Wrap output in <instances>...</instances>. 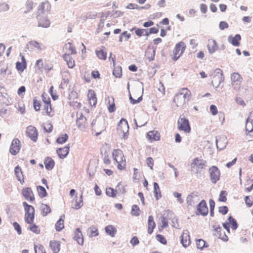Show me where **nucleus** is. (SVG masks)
Here are the masks:
<instances>
[{
	"mask_svg": "<svg viewBox=\"0 0 253 253\" xmlns=\"http://www.w3.org/2000/svg\"><path fill=\"white\" fill-rule=\"evenodd\" d=\"M23 206L25 211V222L27 224H32L35 218V211L34 207L28 204L26 202H23Z\"/></svg>",
	"mask_w": 253,
	"mask_h": 253,
	"instance_id": "f257e3e1",
	"label": "nucleus"
},
{
	"mask_svg": "<svg viewBox=\"0 0 253 253\" xmlns=\"http://www.w3.org/2000/svg\"><path fill=\"white\" fill-rule=\"evenodd\" d=\"M117 132L118 134H123L122 138L126 139L128 134L129 126L128 122L126 119L122 118L119 122L117 126Z\"/></svg>",
	"mask_w": 253,
	"mask_h": 253,
	"instance_id": "f03ea898",
	"label": "nucleus"
},
{
	"mask_svg": "<svg viewBox=\"0 0 253 253\" xmlns=\"http://www.w3.org/2000/svg\"><path fill=\"white\" fill-rule=\"evenodd\" d=\"M178 128L184 131L185 132L189 133L191 131V127L189 120L186 119L183 115H181L178 121Z\"/></svg>",
	"mask_w": 253,
	"mask_h": 253,
	"instance_id": "7ed1b4c3",
	"label": "nucleus"
},
{
	"mask_svg": "<svg viewBox=\"0 0 253 253\" xmlns=\"http://www.w3.org/2000/svg\"><path fill=\"white\" fill-rule=\"evenodd\" d=\"M206 164V161L195 158L191 164V171L196 173H198L203 169Z\"/></svg>",
	"mask_w": 253,
	"mask_h": 253,
	"instance_id": "20e7f679",
	"label": "nucleus"
},
{
	"mask_svg": "<svg viewBox=\"0 0 253 253\" xmlns=\"http://www.w3.org/2000/svg\"><path fill=\"white\" fill-rule=\"evenodd\" d=\"M214 73L215 75L213 77V80L212 81V84L213 86L218 87L221 83L223 82L224 77L222 71L219 68L216 69Z\"/></svg>",
	"mask_w": 253,
	"mask_h": 253,
	"instance_id": "39448f33",
	"label": "nucleus"
},
{
	"mask_svg": "<svg viewBox=\"0 0 253 253\" xmlns=\"http://www.w3.org/2000/svg\"><path fill=\"white\" fill-rule=\"evenodd\" d=\"M185 49V46L184 42H180L177 43L173 50V57L172 58L173 60L176 61L180 57L182 53L184 51Z\"/></svg>",
	"mask_w": 253,
	"mask_h": 253,
	"instance_id": "423d86ee",
	"label": "nucleus"
},
{
	"mask_svg": "<svg viewBox=\"0 0 253 253\" xmlns=\"http://www.w3.org/2000/svg\"><path fill=\"white\" fill-rule=\"evenodd\" d=\"M209 212L207 203L205 200H202L197 206V215H201L203 216L208 215Z\"/></svg>",
	"mask_w": 253,
	"mask_h": 253,
	"instance_id": "0eeeda50",
	"label": "nucleus"
},
{
	"mask_svg": "<svg viewBox=\"0 0 253 253\" xmlns=\"http://www.w3.org/2000/svg\"><path fill=\"white\" fill-rule=\"evenodd\" d=\"M209 171L211 182L215 184L220 178V172L219 169L216 166H213L209 168Z\"/></svg>",
	"mask_w": 253,
	"mask_h": 253,
	"instance_id": "6e6552de",
	"label": "nucleus"
},
{
	"mask_svg": "<svg viewBox=\"0 0 253 253\" xmlns=\"http://www.w3.org/2000/svg\"><path fill=\"white\" fill-rule=\"evenodd\" d=\"M20 141L18 138H14L12 140L10 149L9 152L13 156L16 155L20 150Z\"/></svg>",
	"mask_w": 253,
	"mask_h": 253,
	"instance_id": "1a4fd4ad",
	"label": "nucleus"
},
{
	"mask_svg": "<svg viewBox=\"0 0 253 253\" xmlns=\"http://www.w3.org/2000/svg\"><path fill=\"white\" fill-rule=\"evenodd\" d=\"M21 193L24 198L30 202L35 200L33 192L30 187H25L22 189Z\"/></svg>",
	"mask_w": 253,
	"mask_h": 253,
	"instance_id": "9d476101",
	"label": "nucleus"
},
{
	"mask_svg": "<svg viewBox=\"0 0 253 253\" xmlns=\"http://www.w3.org/2000/svg\"><path fill=\"white\" fill-rule=\"evenodd\" d=\"M37 17L38 20L39 27L43 28H47L49 27L50 22L46 15L43 16L42 15L38 14Z\"/></svg>",
	"mask_w": 253,
	"mask_h": 253,
	"instance_id": "9b49d317",
	"label": "nucleus"
},
{
	"mask_svg": "<svg viewBox=\"0 0 253 253\" xmlns=\"http://www.w3.org/2000/svg\"><path fill=\"white\" fill-rule=\"evenodd\" d=\"M51 8V5L48 1L42 2L38 7V14L41 15L48 13Z\"/></svg>",
	"mask_w": 253,
	"mask_h": 253,
	"instance_id": "f8f14e48",
	"label": "nucleus"
},
{
	"mask_svg": "<svg viewBox=\"0 0 253 253\" xmlns=\"http://www.w3.org/2000/svg\"><path fill=\"white\" fill-rule=\"evenodd\" d=\"M26 133L32 141H37L38 133L35 127L32 126H28L27 127Z\"/></svg>",
	"mask_w": 253,
	"mask_h": 253,
	"instance_id": "ddd939ff",
	"label": "nucleus"
},
{
	"mask_svg": "<svg viewBox=\"0 0 253 253\" xmlns=\"http://www.w3.org/2000/svg\"><path fill=\"white\" fill-rule=\"evenodd\" d=\"M227 144L226 138L223 136H218L216 137V145L217 149L219 151L224 149Z\"/></svg>",
	"mask_w": 253,
	"mask_h": 253,
	"instance_id": "4468645a",
	"label": "nucleus"
},
{
	"mask_svg": "<svg viewBox=\"0 0 253 253\" xmlns=\"http://www.w3.org/2000/svg\"><path fill=\"white\" fill-rule=\"evenodd\" d=\"M198 201V193L193 192L187 197L186 202L188 206H193Z\"/></svg>",
	"mask_w": 253,
	"mask_h": 253,
	"instance_id": "2eb2a0df",
	"label": "nucleus"
},
{
	"mask_svg": "<svg viewBox=\"0 0 253 253\" xmlns=\"http://www.w3.org/2000/svg\"><path fill=\"white\" fill-rule=\"evenodd\" d=\"M212 227L214 229V231H215L217 233L216 236H218V238L221 239L222 241L224 242H227L228 241V237L226 235L225 233H223V236H222L221 233V227L219 225H213Z\"/></svg>",
	"mask_w": 253,
	"mask_h": 253,
	"instance_id": "dca6fc26",
	"label": "nucleus"
},
{
	"mask_svg": "<svg viewBox=\"0 0 253 253\" xmlns=\"http://www.w3.org/2000/svg\"><path fill=\"white\" fill-rule=\"evenodd\" d=\"M69 149L70 147L68 145L63 148H58L56 150V153L60 159H64L67 156L69 152Z\"/></svg>",
	"mask_w": 253,
	"mask_h": 253,
	"instance_id": "f3484780",
	"label": "nucleus"
},
{
	"mask_svg": "<svg viewBox=\"0 0 253 253\" xmlns=\"http://www.w3.org/2000/svg\"><path fill=\"white\" fill-rule=\"evenodd\" d=\"M241 40V36L239 34H236L234 37L230 35L228 37V42L235 46L240 45V41Z\"/></svg>",
	"mask_w": 253,
	"mask_h": 253,
	"instance_id": "a211bd4d",
	"label": "nucleus"
},
{
	"mask_svg": "<svg viewBox=\"0 0 253 253\" xmlns=\"http://www.w3.org/2000/svg\"><path fill=\"white\" fill-rule=\"evenodd\" d=\"M207 47L210 54H212L218 49V46L215 40H209Z\"/></svg>",
	"mask_w": 253,
	"mask_h": 253,
	"instance_id": "6ab92c4d",
	"label": "nucleus"
},
{
	"mask_svg": "<svg viewBox=\"0 0 253 253\" xmlns=\"http://www.w3.org/2000/svg\"><path fill=\"white\" fill-rule=\"evenodd\" d=\"M87 97L89 104L95 106L97 103V98L94 91L92 89L89 90Z\"/></svg>",
	"mask_w": 253,
	"mask_h": 253,
	"instance_id": "aec40b11",
	"label": "nucleus"
},
{
	"mask_svg": "<svg viewBox=\"0 0 253 253\" xmlns=\"http://www.w3.org/2000/svg\"><path fill=\"white\" fill-rule=\"evenodd\" d=\"M74 239L76 241L79 245H83L84 238L81 230L79 228H77L76 229Z\"/></svg>",
	"mask_w": 253,
	"mask_h": 253,
	"instance_id": "412c9836",
	"label": "nucleus"
},
{
	"mask_svg": "<svg viewBox=\"0 0 253 253\" xmlns=\"http://www.w3.org/2000/svg\"><path fill=\"white\" fill-rule=\"evenodd\" d=\"M147 138L151 141H158L160 139V133L157 130H151L147 134Z\"/></svg>",
	"mask_w": 253,
	"mask_h": 253,
	"instance_id": "4be33fe9",
	"label": "nucleus"
},
{
	"mask_svg": "<svg viewBox=\"0 0 253 253\" xmlns=\"http://www.w3.org/2000/svg\"><path fill=\"white\" fill-rule=\"evenodd\" d=\"M180 242L184 248L187 247L190 244V236L188 233H183L180 236Z\"/></svg>",
	"mask_w": 253,
	"mask_h": 253,
	"instance_id": "5701e85b",
	"label": "nucleus"
},
{
	"mask_svg": "<svg viewBox=\"0 0 253 253\" xmlns=\"http://www.w3.org/2000/svg\"><path fill=\"white\" fill-rule=\"evenodd\" d=\"M156 227V223L152 215H149L148 219V233L151 234Z\"/></svg>",
	"mask_w": 253,
	"mask_h": 253,
	"instance_id": "b1692460",
	"label": "nucleus"
},
{
	"mask_svg": "<svg viewBox=\"0 0 253 253\" xmlns=\"http://www.w3.org/2000/svg\"><path fill=\"white\" fill-rule=\"evenodd\" d=\"M49 246L53 253H58L60 250V242L58 241H51Z\"/></svg>",
	"mask_w": 253,
	"mask_h": 253,
	"instance_id": "393cba45",
	"label": "nucleus"
},
{
	"mask_svg": "<svg viewBox=\"0 0 253 253\" xmlns=\"http://www.w3.org/2000/svg\"><path fill=\"white\" fill-rule=\"evenodd\" d=\"M44 164L45 169L48 170H50L53 168L55 162L51 158L47 157L44 160Z\"/></svg>",
	"mask_w": 253,
	"mask_h": 253,
	"instance_id": "a878e982",
	"label": "nucleus"
},
{
	"mask_svg": "<svg viewBox=\"0 0 253 253\" xmlns=\"http://www.w3.org/2000/svg\"><path fill=\"white\" fill-rule=\"evenodd\" d=\"M173 102L177 106H179L184 104L185 101L184 99H183V96L182 95V94L179 92L175 95Z\"/></svg>",
	"mask_w": 253,
	"mask_h": 253,
	"instance_id": "bb28decb",
	"label": "nucleus"
},
{
	"mask_svg": "<svg viewBox=\"0 0 253 253\" xmlns=\"http://www.w3.org/2000/svg\"><path fill=\"white\" fill-rule=\"evenodd\" d=\"M65 215H62L55 225V228L57 231H61L64 228V218Z\"/></svg>",
	"mask_w": 253,
	"mask_h": 253,
	"instance_id": "cd10ccee",
	"label": "nucleus"
},
{
	"mask_svg": "<svg viewBox=\"0 0 253 253\" xmlns=\"http://www.w3.org/2000/svg\"><path fill=\"white\" fill-rule=\"evenodd\" d=\"M105 230L106 233L112 237H114L117 233V229L116 228L111 225L106 226L105 228Z\"/></svg>",
	"mask_w": 253,
	"mask_h": 253,
	"instance_id": "c85d7f7f",
	"label": "nucleus"
},
{
	"mask_svg": "<svg viewBox=\"0 0 253 253\" xmlns=\"http://www.w3.org/2000/svg\"><path fill=\"white\" fill-rule=\"evenodd\" d=\"M154 194L157 200H158L162 197L159 184L156 182H154Z\"/></svg>",
	"mask_w": 253,
	"mask_h": 253,
	"instance_id": "c756f323",
	"label": "nucleus"
},
{
	"mask_svg": "<svg viewBox=\"0 0 253 253\" xmlns=\"http://www.w3.org/2000/svg\"><path fill=\"white\" fill-rule=\"evenodd\" d=\"M40 210L43 216H46L51 212L50 207L46 204H42L40 206Z\"/></svg>",
	"mask_w": 253,
	"mask_h": 253,
	"instance_id": "7c9ffc66",
	"label": "nucleus"
},
{
	"mask_svg": "<svg viewBox=\"0 0 253 253\" xmlns=\"http://www.w3.org/2000/svg\"><path fill=\"white\" fill-rule=\"evenodd\" d=\"M231 83H241L243 78L238 73L234 72L231 76Z\"/></svg>",
	"mask_w": 253,
	"mask_h": 253,
	"instance_id": "2f4dec72",
	"label": "nucleus"
},
{
	"mask_svg": "<svg viewBox=\"0 0 253 253\" xmlns=\"http://www.w3.org/2000/svg\"><path fill=\"white\" fill-rule=\"evenodd\" d=\"M37 190L38 192L39 197H40L41 198H43L47 196V192L44 187H43L42 186H37Z\"/></svg>",
	"mask_w": 253,
	"mask_h": 253,
	"instance_id": "473e14b6",
	"label": "nucleus"
},
{
	"mask_svg": "<svg viewBox=\"0 0 253 253\" xmlns=\"http://www.w3.org/2000/svg\"><path fill=\"white\" fill-rule=\"evenodd\" d=\"M196 246L198 249L203 250L204 248L209 247V245L204 240L199 239L196 240Z\"/></svg>",
	"mask_w": 253,
	"mask_h": 253,
	"instance_id": "72a5a7b5",
	"label": "nucleus"
},
{
	"mask_svg": "<svg viewBox=\"0 0 253 253\" xmlns=\"http://www.w3.org/2000/svg\"><path fill=\"white\" fill-rule=\"evenodd\" d=\"M228 223L231 224L232 230H236L238 227V224L236 219L232 216H229L228 218Z\"/></svg>",
	"mask_w": 253,
	"mask_h": 253,
	"instance_id": "f704fd0d",
	"label": "nucleus"
},
{
	"mask_svg": "<svg viewBox=\"0 0 253 253\" xmlns=\"http://www.w3.org/2000/svg\"><path fill=\"white\" fill-rule=\"evenodd\" d=\"M110 14V11H107L106 13H104V12H102L101 13V19H100V22L98 24V27H100V28H102L104 26V21L106 19V18H107V17L108 16H109Z\"/></svg>",
	"mask_w": 253,
	"mask_h": 253,
	"instance_id": "c9c22d12",
	"label": "nucleus"
},
{
	"mask_svg": "<svg viewBox=\"0 0 253 253\" xmlns=\"http://www.w3.org/2000/svg\"><path fill=\"white\" fill-rule=\"evenodd\" d=\"M179 93H181L182 94V95H183V99H184L185 101L187 98V101H189L190 100V92L188 90L187 88H182L179 91Z\"/></svg>",
	"mask_w": 253,
	"mask_h": 253,
	"instance_id": "e433bc0d",
	"label": "nucleus"
},
{
	"mask_svg": "<svg viewBox=\"0 0 253 253\" xmlns=\"http://www.w3.org/2000/svg\"><path fill=\"white\" fill-rule=\"evenodd\" d=\"M68 139V135L67 134L65 133L61 135L56 139V142L58 144H63L65 143Z\"/></svg>",
	"mask_w": 253,
	"mask_h": 253,
	"instance_id": "4c0bfd02",
	"label": "nucleus"
},
{
	"mask_svg": "<svg viewBox=\"0 0 253 253\" xmlns=\"http://www.w3.org/2000/svg\"><path fill=\"white\" fill-rule=\"evenodd\" d=\"M109 99V106L108 107V111L110 113H113L116 110V106L114 103V98L113 97H111V99L109 97H108Z\"/></svg>",
	"mask_w": 253,
	"mask_h": 253,
	"instance_id": "58836bf2",
	"label": "nucleus"
},
{
	"mask_svg": "<svg viewBox=\"0 0 253 253\" xmlns=\"http://www.w3.org/2000/svg\"><path fill=\"white\" fill-rule=\"evenodd\" d=\"M83 206V194H82L80 196L79 201H78L77 197L76 196V199L75 202V204L74 206L73 207L74 209L76 210H78L80 209Z\"/></svg>",
	"mask_w": 253,
	"mask_h": 253,
	"instance_id": "ea45409f",
	"label": "nucleus"
},
{
	"mask_svg": "<svg viewBox=\"0 0 253 253\" xmlns=\"http://www.w3.org/2000/svg\"><path fill=\"white\" fill-rule=\"evenodd\" d=\"M117 190H115L113 188H107L106 190V194L107 196L114 198L117 195Z\"/></svg>",
	"mask_w": 253,
	"mask_h": 253,
	"instance_id": "a19ab883",
	"label": "nucleus"
},
{
	"mask_svg": "<svg viewBox=\"0 0 253 253\" xmlns=\"http://www.w3.org/2000/svg\"><path fill=\"white\" fill-rule=\"evenodd\" d=\"M96 55L98 58L101 60H106L107 58L106 53L102 50H96L95 51Z\"/></svg>",
	"mask_w": 253,
	"mask_h": 253,
	"instance_id": "79ce46f5",
	"label": "nucleus"
},
{
	"mask_svg": "<svg viewBox=\"0 0 253 253\" xmlns=\"http://www.w3.org/2000/svg\"><path fill=\"white\" fill-rule=\"evenodd\" d=\"M140 209L137 205H133L131 207V214L132 215L137 216L140 214Z\"/></svg>",
	"mask_w": 253,
	"mask_h": 253,
	"instance_id": "37998d69",
	"label": "nucleus"
},
{
	"mask_svg": "<svg viewBox=\"0 0 253 253\" xmlns=\"http://www.w3.org/2000/svg\"><path fill=\"white\" fill-rule=\"evenodd\" d=\"M113 74L116 78H121L122 76V69L121 67L117 66L115 67Z\"/></svg>",
	"mask_w": 253,
	"mask_h": 253,
	"instance_id": "c03bdc74",
	"label": "nucleus"
},
{
	"mask_svg": "<svg viewBox=\"0 0 253 253\" xmlns=\"http://www.w3.org/2000/svg\"><path fill=\"white\" fill-rule=\"evenodd\" d=\"M33 2L32 0H27L25 3L26 10L24 12V13L27 14L29 13L33 8Z\"/></svg>",
	"mask_w": 253,
	"mask_h": 253,
	"instance_id": "a18cd8bd",
	"label": "nucleus"
},
{
	"mask_svg": "<svg viewBox=\"0 0 253 253\" xmlns=\"http://www.w3.org/2000/svg\"><path fill=\"white\" fill-rule=\"evenodd\" d=\"M14 173L16 178L18 180H20V177L21 176L23 177V175L22 172L21 168L19 166H17L14 168Z\"/></svg>",
	"mask_w": 253,
	"mask_h": 253,
	"instance_id": "49530a36",
	"label": "nucleus"
},
{
	"mask_svg": "<svg viewBox=\"0 0 253 253\" xmlns=\"http://www.w3.org/2000/svg\"><path fill=\"white\" fill-rule=\"evenodd\" d=\"M113 157L114 158V160H115L117 163H118L117 157H120L121 158L124 157L122 151L120 149L114 150L113 152Z\"/></svg>",
	"mask_w": 253,
	"mask_h": 253,
	"instance_id": "de8ad7c7",
	"label": "nucleus"
},
{
	"mask_svg": "<svg viewBox=\"0 0 253 253\" xmlns=\"http://www.w3.org/2000/svg\"><path fill=\"white\" fill-rule=\"evenodd\" d=\"M27 67V64L19 61L16 63V68L19 71L23 72Z\"/></svg>",
	"mask_w": 253,
	"mask_h": 253,
	"instance_id": "09e8293b",
	"label": "nucleus"
},
{
	"mask_svg": "<svg viewBox=\"0 0 253 253\" xmlns=\"http://www.w3.org/2000/svg\"><path fill=\"white\" fill-rule=\"evenodd\" d=\"M227 193L226 191L222 190L220 193L218 201L222 202H225L227 200Z\"/></svg>",
	"mask_w": 253,
	"mask_h": 253,
	"instance_id": "8fccbe9b",
	"label": "nucleus"
},
{
	"mask_svg": "<svg viewBox=\"0 0 253 253\" xmlns=\"http://www.w3.org/2000/svg\"><path fill=\"white\" fill-rule=\"evenodd\" d=\"M31 224L32 225L29 227L28 229L30 230L34 233L40 234V229L39 228V227L37 226L35 224H34L33 223Z\"/></svg>",
	"mask_w": 253,
	"mask_h": 253,
	"instance_id": "3c124183",
	"label": "nucleus"
},
{
	"mask_svg": "<svg viewBox=\"0 0 253 253\" xmlns=\"http://www.w3.org/2000/svg\"><path fill=\"white\" fill-rule=\"evenodd\" d=\"M156 239L158 241L160 242L161 244L163 245H166L167 244V241L165 237L161 234H157L156 236Z\"/></svg>",
	"mask_w": 253,
	"mask_h": 253,
	"instance_id": "603ef678",
	"label": "nucleus"
},
{
	"mask_svg": "<svg viewBox=\"0 0 253 253\" xmlns=\"http://www.w3.org/2000/svg\"><path fill=\"white\" fill-rule=\"evenodd\" d=\"M88 230L90 231L89 237H95L98 235L97 229L95 227L89 228Z\"/></svg>",
	"mask_w": 253,
	"mask_h": 253,
	"instance_id": "864d4df0",
	"label": "nucleus"
},
{
	"mask_svg": "<svg viewBox=\"0 0 253 253\" xmlns=\"http://www.w3.org/2000/svg\"><path fill=\"white\" fill-rule=\"evenodd\" d=\"M13 226L17 234L18 235H21L22 234V229L20 224L17 222H14L13 223Z\"/></svg>",
	"mask_w": 253,
	"mask_h": 253,
	"instance_id": "5fc2aeb1",
	"label": "nucleus"
},
{
	"mask_svg": "<svg viewBox=\"0 0 253 253\" xmlns=\"http://www.w3.org/2000/svg\"><path fill=\"white\" fill-rule=\"evenodd\" d=\"M42 100L43 102H44L45 105H50V99L49 96L47 94H45L44 93H43L42 95Z\"/></svg>",
	"mask_w": 253,
	"mask_h": 253,
	"instance_id": "6e6d98bb",
	"label": "nucleus"
},
{
	"mask_svg": "<svg viewBox=\"0 0 253 253\" xmlns=\"http://www.w3.org/2000/svg\"><path fill=\"white\" fill-rule=\"evenodd\" d=\"M129 100L130 101V103L132 104H135L139 103V102H140L142 101V95L140 96V97H139L137 99L135 100V99H133L132 98V97L131 96L130 93H129Z\"/></svg>",
	"mask_w": 253,
	"mask_h": 253,
	"instance_id": "4d7b16f0",
	"label": "nucleus"
},
{
	"mask_svg": "<svg viewBox=\"0 0 253 253\" xmlns=\"http://www.w3.org/2000/svg\"><path fill=\"white\" fill-rule=\"evenodd\" d=\"M86 121H83L81 119H77L76 124L78 127L81 129H84L85 127V123Z\"/></svg>",
	"mask_w": 253,
	"mask_h": 253,
	"instance_id": "13d9d810",
	"label": "nucleus"
},
{
	"mask_svg": "<svg viewBox=\"0 0 253 253\" xmlns=\"http://www.w3.org/2000/svg\"><path fill=\"white\" fill-rule=\"evenodd\" d=\"M218 212L223 215H225L228 213V208L226 206L219 207L218 208Z\"/></svg>",
	"mask_w": 253,
	"mask_h": 253,
	"instance_id": "bf43d9fd",
	"label": "nucleus"
},
{
	"mask_svg": "<svg viewBox=\"0 0 253 253\" xmlns=\"http://www.w3.org/2000/svg\"><path fill=\"white\" fill-rule=\"evenodd\" d=\"M28 44L34 46V47L37 48L39 50L42 49L40 44L37 41H30L28 43Z\"/></svg>",
	"mask_w": 253,
	"mask_h": 253,
	"instance_id": "052dcab7",
	"label": "nucleus"
},
{
	"mask_svg": "<svg viewBox=\"0 0 253 253\" xmlns=\"http://www.w3.org/2000/svg\"><path fill=\"white\" fill-rule=\"evenodd\" d=\"M124 12L119 10L115 11L111 15V17L115 18L118 17L122 16L124 15Z\"/></svg>",
	"mask_w": 253,
	"mask_h": 253,
	"instance_id": "680f3d73",
	"label": "nucleus"
},
{
	"mask_svg": "<svg viewBox=\"0 0 253 253\" xmlns=\"http://www.w3.org/2000/svg\"><path fill=\"white\" fill-rule=\"evenodd\" d=\"M9 9L8 4L5 3H0V12L2 11H6Z\"/></svg>",
	"mask_w": 253,
	"mask_h": 253,
	"instance_id": "e2e57ef3",
	"label": "nucleus"
},
{
	"mask_svg": "<svg viewBox=\"0 0 253 253\" xmlns=\"http://www.w3.org/2000/svg\"><path fill=\"white\" fill-rule=\"evenodd\" d=\"M33 105L34 109L38 111L40 110L41 104L39 101L37 100V99L35 98L33 100Z\"/></svg>",
	"mask_w": 253,
	"mask_h": 253,
	"instance_id": "0e129e2a",
	"label": "nucleus"
},
{
	"mask_svg": "<svg viewBox=\"0 0 253 253\" xmlns=\"http://www.w3.org/2000/svg\"><path fill=\"white\" fill-rule=\"evenodd\" d=\"M49 92L50 95L51 96L53 100H56L58 99V95H57L56 94H54L53 92V86H51L50 87V88L49 90Z\"/></svg>",
	"mask_w": 253,
	"mask_h": 253,
	"instance_id": "69168bd1",
	"label": "nucleus"
},
{
	"mask_svg": "<svg viewBox=\"0 0 253 253\" xmlns=\"http://www.w3.org/2000/svg\"><path fill=\"white\" fill-rule=\"evenodd\" d=\"M229 27L228 24L225 21H221L219 24V28L221 30H223L225 29L228 28Z\"/></svg>",
	"mask_w": 253,
	"mask_h": 253,
	"instance_id": "338daca9",
	"label": "nucleus"
},
{
	"mask_svg": "<svg viewBox=\"0 0 253 253\" xmlns=\"http://www.w3.org/2000/svg\"><path fill=\"white\" fill-rule=\"evenodd\" d=\"M146 163L147 166L150 168V169H153V167L154 165L153 158L151 157H148L146 160Z\"/></svg>",
	"mask_w": 253,
	"mask_h": 253,
	"instance_id": "774afa93",
	"label": "nucleus"
}]
</instances>
